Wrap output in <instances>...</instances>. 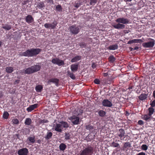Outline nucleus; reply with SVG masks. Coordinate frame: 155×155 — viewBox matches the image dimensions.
Masks as SVG:
<instances>
[{
	"mask_svg": "<svg viewBox=\"0 0 155 155\" xmlns=\"http://www.w3.org/2000/svg\"><path fill=\"white\" fill-rule=\"evenodd\" d=\"M42 50L39 48H32L28 49L25 51L21 53V55L28 57L35 56L39 54Z\"/></svg>",
	"mask_w": 155,
	"mask_h": 155,
	"instance_id": "f257e3e1",
	"label": "nucleus"
},
{
	"mask_svg": "<svg viewBox=\"0 0 155 155\" xmlns=\"http://www.w3.org/2000/svg\"><path fill=\"white\" fill-rule=\"evenodd\" d=\"M41 67L39 65H34L24 70L25 74H30L39 71L41 69Z\"/></svg>",
	"mask_w": 155,
	"mask_h": 155,
	"instance_id": "f03ea898",
	"label": "nucleus"
},
{
	"mask_svg": "<svg viewBox=\"0 0 155 155\" xmlns=\"http://www.w3.org/2000/svg\"><path fill=\"white\" fill-rule=\"evenodd\" d=\"M93 152V147L88 146L87 147L84 148L81 151L80 155H92Z\"/></svg>",
	"mask_w": 155,
	"mask_h": 155,
	"instance_id": "7ed1b4c3",
	"label": "nucleus"
},
{
	"mask_svg": "<svg viewBox=\"0 0 155 155\" xmlns=\"http://www.w3.org/2000/svg\"><path fill=\"white\" fill-rule=\"evenodd\" d=\"M70 31L73 34L77 35L80 32V29L78 26L73 25L69 28Z\"/></svg>",
	"mask_w": 155,
	"mask_h": 155,
	"instance_id": "20e7f679",
	"label": "nucleus"
},
{
	"mask_svg": "<svg viewBox=\"0 0 155 155\" xmlns=\"http://www.w3.org/2000/svg\"><path fill=\"white\" fill-rule=\"evenodd\" d=\"M68 118L74 125H78L79 124L80 118L75 115H72L71 117H68Z\"/></svg>",
	"mask_w": 155,
	"mask_h": 155,
	"instance_id": "39448f33",
	"label": "nucleus"
},
{
	"mask_svg": "<svg viewBox=\"0 0 155 155\" xmlns=\"http://www.w3.org/2000/svg\"><path fill=\"white\" fill-rule=\"evenodd\" d=\"M58 24L57 22L56 21H54L51 23L47 22L44 24V27L46 28L50 29H54L57 26Z\"/></svg>",
	"mask_w": 155,
	"mask_h": 155,
	"instance_id": "423d86ee",
	"label": "nucleus"
},
{
	"mask_svg": "<svg viewBox=\"0 0 155 155\" xmlns=\"http://www.w3.org/2000/svg\"><path fill=\"white\" fill-rule=\"evenodd\" d=\"M51 62L53 64H56L59 66L64 65V62L62 60L57 58H53Z\"/></svg>",
	"mask_w": 155,
	"mask_h": 155,
	"instance_id": "0eeeda50",
	"label": "nucleus"
},
{
	"mask_svg": "<svg viewBox=\"0 0 155 155\" xmlns=\"http://www.w3.org/2000/svg\"><path fill=\"white\" fill-rule=\"evenodd\" d=\"M155 44L154 41L153 40L148 41L147 42L143 43L142 44L143 46L146 48H152L154 45Z\"/></svg>",
	"mask_w": 155,
	"mask_h": 155,
	"instance_id": "6e6552de",
	"label": "nucleus"
},
{
	"mask_svg": "<svg viewBox=\"0 0 155 155\" xmlns=\"http://www.w3.org/2000/svg\"><path fill=\"white\" fill-rule=\"evenodd\" d=\"M102 104L105 107H111L113 104L111 101L107 99H104L102 102Z\"/></svg>",
	"mask_w": 155,
	"mask_h": 155,
	"instance_id": "1a4fd4ad",
	"label": "nucleus"
},
{
	"mask_svg": "<svg viewBox=\"0 0 155 155\" xmlns=\"http://www.w3.org/2000/svg\"><path fill=\"white\" fill-rule=\"evenodd\" d=\"M28 153V150L26 148H21L18 151V155H27Z\"/></svg>",
	"mask_w": 155,
	"mask_h": 155,
	"instance_id": "9d476101",
	"label": "nucleus"
},
{
	"mask_svg": "<svg viewBox=\"0 0 155 155\" xmlns=\"http://www.w3.org/2000/svg\"><path fill=\"white\" fill-rule=\"evenodd\" d=\"M115 21L116 22L123 24H128L129 22V19L123 18H118L116 19Z\"/></svg>",
	"mask_w": 155,
	"mask_h": 155,
	"instance_id": "9b49d317",
	"label": "nucleus"
},
{
	"mask_svg": "<svg viewBox=\"0 0 155 155\" xmlns=\"http://www.w3.org/2000/svg\"><path fill=\"white\" fill-rule=\"evenodd\" d=\"M117 135L118 136L120 140H122V138L123 137L125 138L126 137V135L125 134L124 130L122 128L119 129V132L117 133Z\"/></svg>",
	"mask_w": 155,
	"mask_h": 155,
	"instance_id": "f8f14e48",
	"label": "nucleus"
},
{
	"mask_svg": "<svg viewBox=\"0 0 155 155\" xmlns=\"http://www.w3.org/2000/svg\"><path fill=\"white\" fill-rule=\"evenodd\" d=\"M38 104H37L30 105L26 109V110L28 112H31L35 109L38 108Z\"/></svg>",
	"mask_w": 155,
	"mask_h": 155,
	"instance_id": "ddd939ff",
	"label": "nucleus"
},
{
	"mask_svg": "<svg viewBox=\"0 0 155 155\" xmlns=\"http://www.w3.org/2000/svg\"><path fill=\"white\" fill-rule=\"evenodd\" d=\"M79 64H72L71 65V69L72 71L73 72L77 71L78 70Z\"/></svg>",
	"mask_w": 155,
	"mask_h": 155,
	"instance_id": "4468645a",
	"label": "nucleus"
},
{
	"mask_svg": "<svg viewBox=\"0 0 155 155\" xmlns=\"http://www.w3.org/2000/svg\"><path fill=\"white\" fill-rule=\"evenodd\" d=\"M26 21L28 24L32 23L34 21V19L30 15H28L25 18Z\"/></svg>",
	"mask_w": 155,
	"mask_h": 155,
	"instance_id": "2eb2a0df",
	"label": "nucleus"
},
{
	"mask_svg": "<svg viewBox=\"0 0 155 155\" xmlns=\"http://www.w3.org/2000/svg\"><path fill=\"white\" fill-rule=\"evenodd\" d=\"M45 7V5L44 3L42 2L37 3V6H36V8H38L42 10H43Z\"/></svg>",
	"mask_w": 155,
	"mask_h": 155,
	"instance_id": "dca6fc26",
	"label": "nucleus"
},
{
	"mask_svg": "<svg viewBox=\"0 0 155 155\" xmlns=\"http://www.w3.org/2000/svg\"><path fill=\"white\" fill-rule=\"evenodd\" d=\"M113 27L117 29H124L125 28V25L123 24L118 23L113 25Z\"/></svg>",
	"mask_w": 155,
	"mask_h": 155,
	"instance_id": "f3484780",
	"label": "nucleus"
},
{
	"mask_svg": "<svg viewBox=\"0 0 155 155\" xmlns=\"http://www.w3.org/2000/svg\"><path fill=\"white\" fill-rule=\"evenodd\" d=\"M59 123L61 125L62 129H63V128L66 129L69 127V124L67 122L61 121L59 122Z\"/></svg>",
	"mask_w": 155,
	"mask_h": 155,
	"instance_id": "a211bd4d",
	"label": "nucleus"
},
{
	"mask_svg": "<svg viewBox=\"0 0 155 155\" xmlns=\"http://www.w3.org/2000/svg\"><path fill=\"white\" fill-rule=\"evenodd\" d=\"M62 128L60 124H56L55 127V130L58 132H61L62 131Z\"/></svg>",
	"mask_w": 155,
	"mask_h": 155,
	"instance_id": "6ab92c4d",
	"label": "nucleus"
},
{
	"mask_svg": "<svg viewBox=\"0 0 155 155\" xmlns=\"http://www.w3.org/2000/svg\"><path fill=\"white\" fill-rule=\"evenodd\" d=\"M83 113V110L79 108H78L73 113L75 114L76 116H78L80 115H81Z\"/></svg>",
	"mask_w": 155,
	"mask_h": 155,
	"instance_id": "aec40b11",
	"label": "nucleus"
},
{
	"mask_svg": "<svg viewBox=\"0 0 155 155\" xmlns=\"http://www.w3.org/2000/svg\"><path fill=\"white\" fill-rule=\"evenodd\" d=\"M59 80L58 79L56 78H52L50 79L48 81V82H52L53 83H55L56 86H58Z\"/></svg>",
	"mask_w": 155,
	"mask_h": 155,
	"instance_id": "412c9836",
	"label": "nucleus"
},
{
	"mask_svg": "<svg viewBox=\"0 0 155 155\" xmlns=\"http://www.w3.org/2000/svg\"><path fill=\"white\" fill-rule=\"evenodd\" d=\"M81 59V57L79 55H77L75 57L73 58L71 60V62L72 63L76 62L78 61Z\"/></svg>",
	"mask_w": 155,
	"mask_h": 155,
	"instance_id": "4be33fe9",
	"label": "nucleus"
},
{
	"mask_svg": "<svg viewBox=\"0 0 155 155\" xmlns=\"http://www.w3.org/2000/svg\"><path fill=\"white\" fill-rule=\"evenodd\" d=\"M118 45L117 44H114L110 45L107 48V49L109 50H114L118 48Z\"/></svg>",
	"mask_w": 155,
	"mask_h": 155,
	"instance_id": "5701e85b",
	"label": "nucleus"
},
{
	"mask_svg": "<svg viewBox=\"0 0 155 155\" xmlns=\"http://www.w3.org/2000/svg\"><path fill=\"white\" fill-rule=\"evenodd\" d=\"M151 116H149V114H144L143 116V119L147 121H149L151 120Z\"/></svg>",
	"mask_w": 155,
	"mask_h": 155,
	"instance_id": "b1692460",
	"label": "nucleus"
},
{
	"mask_svg": "<svg viewBox=\"0 0 155 155\" xmlns=\"http://www.w3.org/2000/svg\"><path fill=\"white\" fill-rule=\"evenodd\" d=\"M67 75L70 77L72 79L74 80L76 79L75 75L72 72H71L70 71H68L67 72Z\"/></svg>",
	"mask_w": 155,
	"mask_h": 155,
	"instance_id": "393cba45",
	"label": "nucleus"
},
{
	"mask_svg": "<svg viewBox=\"0 0 155 155\" xmlns=\"http://www.w3.org/2000/svg\"><path fill=\"white\" fill-rule=\"evenodd\" d=\"M2 28L6 30H9L12 28V26L8 24H6L3 25Z\"/></svg>",
	"mask_w": 155,
	"mask_h": 155,
	"instance_id": "a878e982",
	"label": "nucleus"
},
{
	"mask_svg": "<svg viewBox=\"0 0 155 155\" xmlns=\"http://www.w3.org/2000/svg\"><path fill=\"white\" fill-rule=\"evenodd\" d=\"M116 59L113 55H110L108 58L109 61L111 63H113Z\"/></svg>",
	"mask_w": 155,
	"mask_h": 155,
	"instance_id": "bb28decb",
	"label": "nucleus"
},
{
	"mask_svg": "<svg viewBox=\"0 0 155 155\" xmlns=\"http://www.w3.org/2000/svg\"><path fill=\"white\" fill-rule=\"evenodd\" d=\"M98 114L100 117H104L106 114V112L102 110H100L98 112Z\"/></svg>",
	"mask_w": 155,
	"mask_h": 155,
	"instance_id": "cd10ccee",
	"label": "nucleus"
},
{
	"mask_svg": "<svg viewBox=\"0 0 155 155\" xmlns=\"http://www.w3.org/2000/svg\"><path fill=\"white\" fill-rule=\"evenodd\" d=\"M35 89L37 92H41L43 89V87L41 85H38L36 86Z\"/></svg>",
	"mask_w": 155,
	"mask_h": 155,
	"instance_id": "c85d7f7f",
	"label": "nucleus"
},
{
	"mask_svg": "<svg viewBox=\"0 0 155 155\" xmlns=\"http://www.w3.org/2000/svg\"><path fill=\"white\" fill-rule=\"evenodd\" d=\"M32 122V120L30 118H28L26 119L25 122V124L27 125H30Z\"/></svg>",
	"mask_w": 155,
	"mask_h": 155,
	"instance_id": "c756f323",
	"label": "nucleus"
},
{
	"mask_svg": "<svg viewBox=\"0 0 155 155\" xmlns=\"http://www.w3.org/2000/svg\"><path fill=\"white\" fill-rule=\"evenodd\" d=\"M14 71L13 68L12 67H8L6 68V72L8 73H11Z\"/></svg>",
	"mask_w": 155,
	"mask_h": 155,
	"instance_id": "7c9ffc66",
	"label": "nucleus"
},
{
	"mask_svg": "<svg viewBox=\"0 0 155 155\" xmlns=\"http://www.w3.org/2000/svg\"><path fill=\"white\" fill-rule=\"evenodd\" d=\"M147 98V95L146 94H142L139 97V98L141 101L145 100Z\"/></svg>",
	"mask_w": 155,
	"mask_h": 155,
	"instance_id": "2f4dec72",
	"label": "nucleus"
},
{
	"mask_svg": "<svg viewBox=\"0 0 155 155\" xmlns=\"http://www.w3.org/2000/svg\"><path fill=\"white\" fill-rule=\"evenodd\" d=\"M52 133L51 132H48L47 133V135L45 137L46 140H49L51 139L52 136Z\"/></svg>",
	"mask_w": 155,
	"mask_h": 155,
	"instance_id": "473e14b6",
	"label": "nucleus"
},
{
	"mask_svg": "<svg viewBox=\"0 0 155 155\" xmlns=\"http://www.w3.org/2000/svg\"><path fill=\"white\" fill-rule=\"evenodd\" d=\"M66 145L64 143H61L59 147L60 150L64 151L66 149Z\"/></svg>",
	"mask_w": 155,
	"mask_h": 155,
	"instance_id": "72a5a7b5",
	"label": "nucleus"
},
{
	"mask_svg": "<svg viewBox=\"0 0 155 155\" xmlns=\"http://www.w3.org/2000/svg\"><path fill=\"white\" fill-rule=\"evenodd\" d=\"M35 136L32 137H29L28 138V140L32 143H34L35 142Z\"/></svg>",
	"mask_w": 155,
	"mask_h": 155,
	"instance_id": "f704fd0d",
	"label": "nucleus"
},
{
	"mask_svg": "<svg viewBox=\"0 0 155 155\" xmlns=\"http://www.w3.org/2000/svg\"><path fill=\"white\" fill-rule=\"evenodd\" d=\"M85 129L87 130H93L94 129V127L91 125L89 124L85 126Z\"/></svg>",
	"mask_w": 155,
	"mask_h": 155,
	"instance_id": "c9c22d12",
	"label": "nucleus"
},
{
	"mask_svg": "<svg viewBox=\"0 0 155 155\" xmlns=\"http://www.w3.org/2000/svg\"><path fill=\"white\" fill-rule=\"evenodd\" d=\"M148 110L149 111L148 113L149 116H151L154 112V109L152 107H150L149 108Z\"/></svg>",
	"mask_w": 155,
	"mask_h": 155,
	"instance_id": "e433bc0d",
	"label": "nucleus"
},
{
	"mask_svg": "<svg viewBox=\"0 0 155 155\" xmlns=\"http://www.w3.org/2000/svg\"><path fill=\"white\" fill-rule=\"evenodd\" d=\"M130 147V143L129 142H126L124 143V148L125 149H128Z\"/></svg>",
	"mask_w": 155,
	"mask_h": 155,
	"instance_id": "4c0bfd02",
	"label": "nucleus"
},
{
	"mask_svg": "<svg viewBox=\"0 0 155 155\" xmlns=\"http://www.w3.org/2000/svg\"><path fill=\"white\" fill-rule=\"evenodd\" d=\"M110 146L111 147H118L120 146L119 144V143H115L114 142H113L111 144Z\"/></svg>",
	"mask_w": 155,
	"mask_h": 155,
	"instance_id": "58836bf2",
	"label": "nucleus"
},
{
	"mask_svg": "<svg viewBox=\"0 0 155 155\" xmlns=\"http://www.w3.org/2000/svg\"><path fill=\"white\" fill-rule=\"evenodd\" d=\"M56 10L57 11L61 12L62 10V8L61 5H58L56 7Z\"/></svg>",
	"mask_w": 155,
	"mask_h": 155,
	"instance_id": "ea45409f",
	"label": "nucleus"
},
{
	"mask_svg": "<svg viewBox=\"0 0 155 155\" xmlns=\"http://www.w3.org/2000/svg\"><path fill=\"white\" fill-rule=\"evenodd\" d=\"M64 136L65 139L67 140L70 139V134L69 133H65Z\"/></svg>",
	"mask_w": 155,
	"mask_h": 155,
	"instance_id": "a19ab883",
	"label": "nucleus"
},
{
	"mask_svg": "<svg viewBox=\"0 0 155 155\" xmlns=\"http://www.w3.org/2000/svg\"><path fill=\"white\" fill-rule=\"evenodd\" d=\"M9 114L7 111H5L4 113L3 117L4 119H7L8 118Z\"/></svg>",
	"mask_w": 155,
	"mask_h": 155,
	"instance_id": "79ce46f5",
	"label": "nucleus"
},
{
	"mask_svg": "<svg viewBox=\"0 0 155 155\" xmlns=\"http://www.w3.org/2000/svg\"><path fill=\"white\" fill-rule=\"evenodd\" d=\"M148 146L146 144H143L141 146V149L142 150L146 151L148 149Z\"/></svg>",
	"mask_w": 155,
	"mask_h": 155,
	"instance_id": "37998d69",
	"label": "nucleus"
},
{
	"mask_svg": "<svg viewBox=\"0 0 155 155\" xmlns=\"http://www.w3.org/2000/svg\"><path fill=\"white\" fill-rule=\"evenodd\" d=\"M48 121L46 119H41L39 120V123L40 124L48 123Z\"/></svg>",
	"mask_w": 155,
	"mask_h": 155,
	"instance_id": "c03bdc74",
	"label": "nucleus"
},
{
	"mask_svg": "<svg viewBox=\"0 0 155 155\" xmlns=\"http://www.w3.org/2000/svg\"><path fill=\"white\" fill-rule=\"evenodd\" d=\"M12 122L13 124H19V121L17 119H13L12 120Z\"/></svg>",
	"mask_w": 155,
	"mask_h": 155,
	"instance_id": "a18cd8bd",
	"label": "nucleus"
},
{
	"mask_svg": "<svg viewBox=\"0 0 155 155\" xmlns=\"http://www.w3.org/2000/svg\"><path fill=\"white\" fill-rule=\"evenodd\" d=\"M90 1V5H94L97 2V0H89Z\"/></svg>",
	"mask_w": 155,
	"mask_h": 155,
	"instance_id": "49530a36",
	"label": "nucleus"
},
{
	"mask_svg": "<svg viewBox=\"0 0 155 155\" xmlns=\"http://www.w3.org/2000/svg\"><path fill=\"white\" fill-rule=\"evenodd\" d=\"M79 45L81 48H85L87 44L84 43L82 42L80 43Z\"/></svg>",
	"mask_w": 155,
	"mask_h": 155,
	"instance_id": "de8ad7c7",
	"label": "nucleus"
},
{
	"mask_svg": "<svg viewBox=\"0 0 155 155\" xmlns=\"http://www.w3.org/2000/svg\"><path fill=\"white\" fill-rule=\"evenodd\" d=\"M94 82L95 84H100V81L98 79H94Z\"/></svg>",
	"mask_w": 155,
	"mask_h": 155,
	"instance_id": "09e8293b",
	"label": "nucleus"
},
{
	"mask_svg": "<svg viewBox=\"0 0 155 155\" xmlns=\"http://www.w3.org/2000/svg\"><path fill=\"white\" fill-rule=\"evenodd\" d=\"M46 2L48 3L51 5L54 4V2L53 0H46Z\"/></svg>",
	"mask_w": 155,
	"mask_h": 155,
	"instance_id": "8fccbe9b",
	"label": "nucleus"
},
{
	"mask_svg": "<svg viewBox=\"0 0 155 155\" xmlns=\"http://www.w3.org/2000/svg\"><path fill=\"white\" fill-rule=\"evenodd\" d=\"M150 105L152 107H154L155 106V100L152 102L150 104Z\"/></svg>",
	"mask_w": 155,
	"mask_h": 155,
	"instance_id": "3c124183",
	"label": "nucleus"
},
{
	"mask_svg": "<svg viewBox=\"0 0 155 155\" xmlns=\"http://www.w3.org/2000/svg\"><path fill=\"white\" fill-rule=\"evenodd\" d=\"M135 42H136V39H134L133 40L129 41L128 42V44H130L133 43H135Z\"/></svg>",
	"mask_w": 155,
	"mask_h": 155,
	"instance_id": "603ef678",
	"label": "nucleus"
},
{
	"mask_svg": "<svg viewBox=\"0 0 155 155\" xmlns=\"http://www.w3.org/2000/svg\"><path fill=\"white\" fill-rule=\"evenodd\" d=\"M143 41L140 39H136V43H141L143 42Z\"/></svg>",
	"mask_w": 155,
	"mask_h": 155,
	"instance_id": "864d4df0",
	"label": "nucleus"
},
{
	"mask_svg": "<svg viewBox=\"0 0 155 155\" xmlns=\"http://www.w3.org/2000/svg\"><path fill=\"white\" fill-rule=\"evenodd\" d=\"M138 124L140 125H142L143 124V121L141 120H139L138 122Z\"/></svg>",
	"mask_w": 155,
	"mask_h": 155,
	"instance_id": "5fc2aeb1",
	"label": "nucleus"
},
{
	"mask_svg": "<svg viewBox=\"0 0 155 155\" xmlns=\"http://www.w3.org/2000/svg\"><path fill=\"white\" fill-rule=\"evenodd\" d=\"M91 67L93 69H94L96 68V65L95 63H93L91 65Z\"/></svg>",
	"mask_w": 155,
	"mask_h": 155,
	"instance_id": "6e6d98bb",
	"label": "nucleus"
},
{
	"mask_svg": "<svg viewBox=\"0 0 155 155\" xmlns=\"http://www.w3.org/2000/svg\"><path fill=\"white\" fill-rule=\"evenodd\" d=\"M80 3H77L75 5H74V6L76 8H78L80 6Z\"/></svg>",
	"mask_w": 155,
	"mask_h": 155,
	"instance_id": "4d7b16f0",
	"label": "nucleus"
},
{
	"mask_svg": "<svg viewBox=\"0 0 155 155\" xmlns=\"http://www.w3.org/2000/svg\"><path fill=\"white\" fill-rule=\"evenodd\" d=\"M136 155H145V153L143 152H141L140 153H139Z\"/></svg>",
	"mask_w": 155,
	"mask_h": 155,
	"instance_id": "13d9d810",
	"label": "nucleus"
},
{
	"mask_svg": "<svg viewBox=\"0 0 155 155\" xmlns=\"http://www.w3.org/2000/svg\"><path fill=\"white\" fill-rule=\"evenodd\" d=\"M129 49L131 51H132L133 50H136V46L134 47V48L130 47Z\"/></svg>",
	"mask_w": 155,
	"mask_h": 155,
	"instance_id": "bf43d9fd",
	"label": "nucleus"
},
{
	"mask_svg": "<svg viewBox=\"0 0 155 155\" xmlns=\"http://www.w3.org/2000/svg\"><path fill=\"white\" fill-rule=\"evenodd\" d=\"M125 115L127 116H128L130 114L129 113V112L127 111H125Z\"/></svg>",
	"mask_w": 155,
	"mask_h": 155,
	"instance_id": "052dcab7",
	"label": "nucleus"
},
{
	"mask_svg": "<svg viewBox=\"0 0 155 155\" xmlns=\"http://www.w3.org/2000/svg\"><path fill=\"white\" fill-rule=\"evenodd\" d=\"M108 75V74L107 73H103V76L104 77H107Z\"/></svg>",
	"mask_w": 155,
	"mask_h": 155,
	"instance_id": "680f3d73",
	"label": "nucleus"
},
{
	"mask_svg": "<svg viewBox=\"0 0 155 155\" xmlns=\"http://www.w3.org/2000/svg\"><path fill=\"white\" fill-rule=\"evenodd\" d=\"M20 81V80H16V81H15V82L16 83H19Z\"/></svg>",
	"mask_w": 155,
	"mask_h": 155,
	"instance_id": "e2e57ef3",
	"label": "nucleus"
},
{
	"mask_svg": "<svg viewBox=\"0 0 155 155\" xmlns=\"http://www.w3.org/2000/svg\"><path fill=\"white\" fill-rule=\"evenodd\" d=\"M28 2L27 1H24L23 4L25 5V4H26V3Z\"/></svg>",
	"mask_w": 155,
	"mask_h": 155,
	"instance_id": "0e129e2a",
	"label": "nucleus"
},
{
	"mask_svg": "<svg viewBox=\"0 0 155 155\" xmlns=\"http://www.w3.org/2000/svg\"><path fill=\"white\" fill-rule=\"evenodd\" d=\"M37 142L39 143H40L41 142V140H38L37 141Z\"/></svg>",
	"mask_w": 155,
	"mask_h": 155,
	"instance_id": "69168bd1",
	"label": "nucleus"
},
{
	"mask_svg": "<svg viewBox=\"0 0 155 155\" xmlns=\"http://www.w3.org/2000/svg\"><path fill=\"white\" fill-rule=\"evenodd\" d=\"M2 44V42L1 41H0V46Z\"/></svg>",
	"mask_w": 155,
	"mask_h": 155,
	"instance_id": "338daca9",
	"label": "nucleus"
},
{
	"mask_svg": "<svg viewBox=\"0 0 155 155\" xmlns=\"http://www.w3.org/2000/svg\"><path fill=\"white\" fill-rule=\"evenodd\" d=\"M127 1H128V2H130L132 0H126Z\"/></svg>",
	"mask_w": 155,
	"mask_h": 155,
	"instance_id": "774afa93",
	"label": "nucleus"
}]
</instances>
